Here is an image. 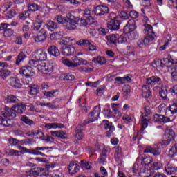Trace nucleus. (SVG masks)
<instances>
[{"instance_id": "obj_57", "label": "nucleus", "mask_w": 177, "mask_h": 177, "mask_svg": "<svg viewBox=\"0 0 177 177\" xmlns=\"http://www.w3.org/2000/svg\"><path fill=\"white\" fill-rule=\"evenodd\" d=\"M33 142V140L31 138H26L24 140H21V145L24 146H27V145H31Z\"/></svg>"}, {"instance_id": "obj_58", "label": "nucleus", "mask_w": 177, "mask_h": 177, "mask_svg": "<svg viewBox=\"0 0 177 177\" xmlns=\"http://www.w3.org/2000/svg\"><path fill=\"white\" fill-rule=\"evenodd\" d=\"M56 91L44 92V95L46 96V97H53Z\"/></svg>"}, {"instance_id": "obj_37", "label": "nucleus", "mask_w": 177, "mask_h": 177, "mask_svg": "<svg viewBox=\"0 0 177 177\" xmlns=\"http://www.w3.org/2000/svg\"><path fill=\"white\" fill-rule=\"evenodd\" d=\"M21 121H22V122H24V124H26L27 125H35V122L28 118V117H27L26 115H22L21 117Z\"/></svg>"}, {"instance_id": "obj_49", "label": "nucleus", "mask_w": 177, "mask_h": 177, "mask_svg": "<svg viewBox=\"0 0 177 177\" xmlns=\"http://www.w3.org/2000/svg\"><path fill=\"white\" fill-rule=\"evenodd\" d=\"M28 9L32 12H37V10H39V6L35 3H30L28 6Z\"/></svg>"}, {"instance_id": "obj_27", "label": "nucleus", "mask_w": 177, "mask_h": 177, "mask_svg": "<svg viewBox=\"0 0 177 177\" xmlns=\"http://www.w3.org/2000/svg\"><path fill=\"white\" fill-rule=\"evenodd\" d=\"M107 153H109V151L106 149L104 148L102 150L100 156L98 158L99 164H102V165H104V162H106V159L107 158Z\"/></svg>"}, {"instance_id": "obj_18", "label": "nucleus", "mask_w": 177, "mask_h": 177, "mask_svg": "<svg viewBox=\"0 0 177 177\" xmlns=\"http://www.w3.org/2000/svg\"><path fill=\"white\" fill-rule=\"evenodd\" d=\"M153 120L155 122H158L159 124L163 123L166 124V122H171V118L167 116H164L160 114H156L153 116Z\"/></svg>"}, {"instance_id": "obj_33", "label": "nucleus", "mask_w": 177, "mask_h": 177, "mask_svg": "<svg viewBox=\"0 0 177 177\" xmlns=\"http://www.w3.org/2000/svg\"><path fill=\"white\" fill-rule=\"evenodd\" d=\"M50 133L53 136L56 138H61V139H66V132L63 131L62 130L56 131H50Z\"/></svg>"}, {"instance_id": "obj_7", "label": "nucleus", "mask_w": 177, "mask_h": 177, "mask_svg": "<svg viewBox=\"0 0 177 177\" xmlns=\"http://www.w3.org/2000/svg\"><path fill=\"white\" fill-rule=\"evenodd\" d=\"M172 140H175V131L172 129H167L165 131V139L160 142V145L168 146L171 145Z\"/></svg>"}, {"instance_id": "obj_35", "label": "nucleus", "mask_w": 177, "mask_h": 177, "mask_svg": "<svg viewBox=\"0 0 177 177\" xmlns=\"http://www.w3.org/2000/svg\"><path fill=\"white\" fill-rule=\"evenodd\" d=\"M93 63L95 64H100L101 66H103V64H106V58L104 57H96L93 59Z\"/></svg>"}, {"instance_id": "obj_48", "label": "nucleus", "mask_w": 177, "mask_h": 177, "mask_svg": "<svg viewBox=\"0 0 177 177\" xmlns=\"http://www.w3.org/2000/svg\"><path fill=\"white\" fill-rule=\"evenodd\" d=\"M169 110L171 114H177V102L169 106Z\"/></svg>"}, {"instance_id": "obj_34", "label": "nucleus", "mask_w": 177, "mask_h": 177, "mask_svg": "<svg viewBox=\"0 0 177 177\" xmlns=\"http://www.w3.org/2000/svg\"><path fill=\"white\" fill-rule=\"evenodd\" d=\"M6 153L8 154V156H12L13 157H17L18 156H20V154H21V151L15 150V149H6Z\"/></svg>"}, {"instance_id": "obj_43", "label": "nucleus", "mask_w": 177, "mask_h": 177, "mask_svg": "<svg viewBox=\"0 0 177 177\" xmlns=\"http://www.w3.org/2000/svg\"><path fill=\"white\" fill-rule=\"evenodd\" d=\"M78 23H66L64 26L65 27V28H66V30H75V28H77V27H78Z\"/></svg>"}, {"instance_id": "obj_38", "label": "nucleus", "mask_w": 177, "mask_h": 177, "mask_svg": "<svg viewBox=\"0 0 177 177\" xmlns=\"http://www.w3.org/2000/svg\"><path fill=\"white\" fill-rule=\"evenodd\" d=\"M115 81L118 82H120V84H125V82H131V77L126 76V77H117L115 78Z\"/></svg>"}, {"instance_id": "obj_13", "label": "nucleus", "mask_w": 177, "mask_h": 177, "mask_svg": "<svg viewBox=\"0 0 177 177\" xmlns=\"http://www.w3.org/2000/svg\"><path fill=\"white\" fill-rule=\"evenodd\" d=\"M8 84L12 88H15V89H20V88H21V86H23V83L17 77H10L8 80Z\"/></svg>"}, {"instance_id": "obj_23", "label": "nucleus", "mask_w": 177, "mask_h": 177, "mask_svg": "<svg viewBox=\"0 0 177 177\" xmlns=\"http://www.w3.org/2000/svg\"><path fill=\"white\" fill-rule=\"evenodd\" d=\"M79 167L80 166L77 165L75 162H71L68 167L70 175H74V174H77V172L80 171Z\"/></svg>"}, {"instance_id": "obj_39", "label": "nucleus", "mask_w": 177, "mask_h": 177, "mask_svg": "<svg viewBox=\"0 0 177 177\" xmlns=\"http://www.w3.org/2000/svg\"><path fill=\"white\" fill-rule=\"evenodd\" d=\"M107 27L112 31H117V30H120V23H109L107 24Z\"/></svg>"}, {"instance_id": "obj_20", "label": "nucleus", "mask_w": 177, "mask_h": 177, "mask_svg": "<svg viewBox=\"0 0 177 177\" xmlns=\"http://www.w3.org/2000/svg\"><path fill=\"white\" fill-rule=\"evenodd\" d=\"M162 80L158 76H151V77L147 78V84L154 86L157 84H162Z\"/></svg>"}, {"instance_id": "obj_40", "label": "nucleus", "mask_w": 177, "mask_h": 177, "mask_svg": "<svg viewBox=\"0 0 177 177\" xmlns=\"http://www.w3.org/2000/svg\"><path fill=\"white\" fill-rule=\"evenodd\" d=\"M151 114V109L149 108V106H145L144 107V113H142L141 114V118H149V115Z\"/></svg>"}, {"instance_id": "obj_36", "label": "nucleus", "mask_w": 177, "mask_h": 177, "mask_svg": "<svg viewBox=\"0 0 177 177\" xmlns=\"http://www.w3.org/2000/svg\"><path fill=\"white\" fill-rule=\"evenodd\" d=\"M106 39L109 44H112L113 45H115L118 42V39L115 37V35H108L106 37Z\"/></svg>"}, {"instance_id": "obj_3", "label": "nucleus", "mask_w": 177, "mask_h": 177, "mask_svg": "<svg viewBox=\"0 0 177 177\" xmlns=\"http://www.w3.org/2000/svg\"><path fill=\"white\" fill-rule=\"evenodd\" d=\"M54 20L57 23H86L85 19L75 18L71 13H68L66 17L57 15Z\"/></svg>"}, {"instance_id": "obj_64", "label": "nucleus", "mask_w": 177, "mask_h": 177, "mask_svg": "<svg viewBox=\"0 0 177 177\" xmlns=\"http://www.w3.org/2000/svg\"><path fill=\"white\" fill-rule=\"evenodd\" d=\"M169 92L177 95V85H174L173 87L170 88Z\"/></svg>"}, {"instance_id": "obj_54", "label": "nucleus", "mask_w": 177, "mask_h": 177, "mask_svg": "<svg viewBox=\"0 0 177 177\" xmlns=\"http://www.w3.org/2000/svg\"><path fill=\"white\" fill-rule=\"evenodd\" d=\"M142 165H145V167L147 165H150L151 164V158L146 157L143 158L141 162Z\"/></svg>"}, {"instance_id": "obj_25", "label": "nucleus", "mask_w": 177, "mask_h": 177, "mask_svg": "<svg viewBox=\"0 0 177 177\" xmlns=\"http://www.w3.org/2000/svg\"><path fill=\"white\" fill-rule=\"evenodd\" d=\"M48 54L51 56H54L55 57H57V56H60V50H59V48L56 47V46H51L48 49Z\"/></svg>"}, {"instance_id": "obj_14", "label": "nucleus", "mask_w": 177, "mask_h": 177, "mask_svg": "<svg viewBox=\"0 0 177 177\" xmlns=\"http://www.w3.org/2000/svg\"><path fill=\"white\" fill-rule=\"evenodd\" d=\"M86 125V124H84V123H80L76 127L75 136L78 140H82V139H84V127Z\"/></svg>"}, {"instance_id": "obj_42", "label": "nucleus", "mask_w": 177, "mask_h": 177, "mask_svg": "<svg viewBox=\"0 0 177 177\" xmlns=\"http://www.w3.org/2000/svg\"><path fill=\"white\" fill-rule=\"evenodd\" d=\"M159 96L163 99V100H168V90L167 88H161L159 91Z\"/></svg>"}, {"instance_id": "obj_31", "label": "nucleus", "mask_w": 177, "mask_h": 177, "mask_svg": "<svg viewBox=\"0 0 177 177\" xmlns=\"http://www.w3.org/2000/svg\"><path fill=\"white\" fill-rule=\"evenodd\" d=\"M29 89L30 90V95H31L32 96L38 95V93H39V87L37 84L29 85Z\"/></svg>"}, {"instance_id": "obj_60", "label": "nucleus", "mask_w": 177, "mask_h": 177, "mask_svg": "<svg viewBox=\"0 0 177 177\" xmlns=\"http://www.w3.org/2000/svg\"><path fill=\"white\" fill-rule=\"evenodd\" d=\"M149 172V169H142L140 171L139 175L142 177H150V176H148L147 174Z\"/></svg>"}, {"instance_id": "obj_47", "label": "nucleus", "mask_w": 177, "mask_h": 177, "mask_svg": "<svg viewBox=\"0 0 177 177\" xmlns=\"http://www.w3.org/2000/svg\"><path fill=\"white\" fill-rule=\"evenodd\" d=\"M162 63L163 66H166V67H171L172 64H174V62L169 58H163L162 59Z\"/></svg>"}, {"instance_id": "obj_15", "label": "nucleus", "mask_w": 177, "mask_h": 177, "mask_svg": "<svg viewBox=\"0 0 177 177\" xmlns=\"http://www.w3.org/2000/svg\"><path fill=\"white\" fill-rule=\"evenodd\" d=\"M102 124H104V129H109V131H106V136L107 138H110L111 136V133L114 132V125H113L112 122H109V120H103Z\"/></svg>"}, {"instance_id": "obj_28", "label": "nucleus", "mask_w": 177, "mask_h": 177, "mask_svg": "<svg viewBox=\"0 0 177 177\" xmlns=\"http://www.w3.org/2000/svg\"><path fill=\"white\" fill-rule=\"evenodd\" d=\"M6 100L8 103H12V104H17L20 102V100L16 95L12 94L8 95Z\"/></svg>"}, {"instance_id": "obj_22", "label": "nucleus", "mask_w": 177, "mask_h": 177, "mask_svg": "<svg viewBox=\"0 0 177 177\" xmlns=\"http://www.w3.org/2000/svg\"><path fill=\"white\" fill-rule=\"evenodd\" d=\"M51 68H52L45 62H41V63L37 65V70L44 74H48V73L51 71Z\"/></svg>"}, {"instance_id": "obj_52", "label": "nucleus", "mask_w": 177, "mask_h": 177, "mask_svg": "<svg viewBox=\"0 0 177 177\" xmlns=\"http://www.w3.org/2000/svg\"><path fill=\"white\" fill-rule=\"evenodd\" d=\"M177 153V144H175L169 151V156L171 157H175V155Z\"/></svg>"}, {"instance_id": "obj_8", "label": "nucleus", "mask_w": 177, "mask_h": 177, "mask_svg": "<svg viewBox=\"0 0 177 177\" xmlns=\"http://www.w3.org/2000/svg\"><path fill=\"white\" fill-rule=\"evenodd\" d=\"M4 109L5 113H2L1 115H0V125H3V127H10V123H9L8 119H6V116L11 111L12 108L5 106Z\"/></svg>"}, {"instance_id": "obj_56", "label": "nucleus", "mask_w": 177, "mask_h": 177, "mask_svg": "<svg viewBox=\"0 0 177 177\" xmlns=\"http://www.w3.org/2000/svg\"><path fill=\"white\" fill-rule=\"evenodd\" d=\"M153 168L155 171H158V169H162V163L161 162H155L153 164Z\"/></svg>"}, {"instance_id": "obj_6", "label": "nucleus", "mask_w": 177, "mask_h": 177, "mask_svg": "<svg viewBox=\"0 0 177 177\" xmlns=\"http://www.w3.org/2000/svg\"><path fill=\"white\" fill-rule=\"evenodd\" d=\"M97 113V117H99V115H100V106H96L95 109L88 114V120H84V122H83L84 125H87V124H91V122L96 121V120H97V117L95 116V114H96Z\"/></svg>"}, {"instance_id": "obj_19", "label": "nucleus", "mask_w": 177, "mask_h": 177, "mask_svg": "<svg viewBox=\"0 0 177 177\" xmlns=\"http://www.w3.org/2000/svg\"><path fill=\"white\" fill-rule=\"evenodd\" d=\"M75 52V48L73 46H63L62 48V53L64 56H71Z\"/></svg>"}, {"instance_id": "obj_44", "label": "nucleus", "mask_w": 177, "mask_h": 177, "mask_svg": "<svg viewBox=\"0 0 177 177\" xmlns=\"http://www.w3.org/2000/svg\"><path fill=\"white\" fill-rule=\"evenodd\" d=\"M149 120H150L149 118H142V121H141L142 131H145V129L147 128V126L149 125V123L147 122V121H149Z\"/></svg>"}, {"instance_id": "obj_10", "label": "nucleus", "mask_w": 177, "mask_h": 177, "mask_svg": "<svg viewBox=\"0 0 177 177\" xmlns=\"http://www.w3.org/2000/svg\"><path fill=\"white\" fill-rule=\"evenodd\" d=\"M19 74L24 75L26 78H31L34 75V71L30 66H23L19 71Z\"/></svg>"}, {"instance_id": "obj_5", "label": "nucleus", "mask_w": 177, "mask_h": 177, "mask_svg": "<svg viewBox=\"0 0 177 177\" xmlns=\"http://www.w3.org/2000/svg\"><path fill=\"white\" fill-rule=\"evenodd\" d=\"M24 176L21 177H35V176H47L48 175V167L42 168V167H37L32 169Z\"/></svg>"}, {"instance_id": "obj_61", "label": "nucleus", "mask_w": 177, "mask_h": 177, "mask_svg": "<svg viewBox=\"0 0 177 177\" xmlns=\"http://www.w3.org/2000/svg\"><path fill=\"white\" fill-rule=\"evenodd\" d=\"M30 14H28V11H24L19 15V19L21 20H26L27 17H28Z\"/></svg>"}, {"instance_id": "obj_30", "label": "nucleus", "mask_w": 177, "mask_h": 177, "mask_svg": "<svg viewBox=\"0 0 177 177\" xmlns=\"http://www.w3.org/2000/svg\"><path fill=\"white\" fill-rule=\"evenodd\" d=\"M142 96L145 99H149L151 96V91H150V87L147 85H144L142 86Z\"/></svg>"}, {"instance_id": "obj_17", "label": "nucleus", "mask_w": 177, "mask_h": 177, "mask_svg": "<svg viewBox=\"0 0 177 177\" xmlns=\"http://www.w3.org/2000/svg\"><path fill=\"white\" fill-rule=\"evenodd\" d=\"M12 74V72L8 69L6 63H2L1 69H0V77L3 80H6L7 77H9Z\"/></svg>"}, {"instance_id": "obj_51", "label": "nucleus", "mask_w": 177, "mask_h": 177, "mask_svg": "<svg viewBox=\"0 0 177 177\" xmlns=\"http://www.w3.org/2000/svg\"><path fill=\"white\" fill-rule=\"evenodd\" d=\"M50 38L51 41H56L62 38V34L60 32H53L50 35Z\"/></svg>"}, {"instance_id": "obj_45", "label": "nucleus", "mask_w": 177, "mask_h": 177, "mask_svg": "<svg viewBox=\"0 0 177 177\" xmlns=\"http://www.w3.org/2000/svg\"><path fill=\"white\" fill-rule=\"evenodd\" d=\"M126 35H122L120 36V37L118 39V44H124L126 45H128L129 44V41H128V39H127Z\"/></svg>"}, {"instance_id": "obj_62", "label": "nucleus", "mask_w": 177, "mask_h": 177, "mask_svg": "<svg viewBox=\"0 0 177 177\" xmlns=\"http://www.w3.org/2000/svg\"><path fill=\"white\" fill-rule=\"evenodd\" d=\"M118 17L123 19L124 20H127V19H128V13H127L125 11H122L120 12Z\"/></svg>"}, {"instance_id": "obj_26", "label": "nucleus", "mask_w": 177, "mask_h": 177, "mask_svg": "<svg viewBox=\"0 0 177 177\" xmlns=\"http://www.w3.org/2000/svg\"><path fill=\"white\" fill-rule=\"evenodd\" d=\"M26 105L24 104H15L12 106V110L17 114H23L26 111Z\"/></svg>"}, {"instance_id": "obj_53", "label": "nucleus", "mask_w": 177, "mask_h": 177, "mask_svg": "<svg viewBox=\"0 0 177 177\" xmlns=\"http://www.w3.org/2000/svg\"><path fill=\"white\" fill-rule=\"evenodd\" d=\"M46 26L50 31H53L54 30H56L57 28V24L55 23H48L46 24Z\"/></svg>"}, {"instance_id": "obj_32", "label": "nucleus", "mask_w": 177, "mask_h": 177, "mask_svg": "<svg viewBox=\"0 0 177 177\" xmlns=\"http://www.w3.org/2000/svg\"><path fill=\"white\" fill-rule=\"evenodd\" d=\"M73 41L74 39H71V37H64V39L59 41L61 45H64V46H73Z\"/></svg>"}, {"instance_id": "obj_50", "label": "nucleus", "mask_w": 177, "mask_h": 177, "mask_svg": "<svg viewBox=\"0 0 177 177\" xmlns=\"http://www.w3.org/2000/svg\"><path fill=\"white\" fill-rule=\"evenodd\" d=\"M111 107L113 109V113L118 117H121L122 113L120 111H118V108L117 107V104L113 103L111 105Z\"/></svg>"}, {"instance_id": "obj_46", "label": "nucleus", "mask_w": 177, "mask_h": 177, "mask_svg": "<svg viewBox=\"0 0 177 177\" xmlns=\"http://www.w3.org/2000/svg\"><path fill=\"white\" fill-rule=\"evenodd\" d=\"M26 59V54L24 53L21 52L18 56L16 57V64H20V62H23Z\"/></svg>"}, {"instance_id": "obj_4", "label": "nucleus", "mask_w": 177, "mask_h": 177, "mask_svg": "<svg viewBox=\"0 0 177 177\" xmlns=\"http://www.w3.org/2000/svg\"><path fill=\"white\" fill-rule=\"evenodd\" d=\"M136 28V26L135 24H129L127 23V25L124 28V33L127 37L131 39V41L133 39H137L138 38L139 35L138 32L135 31Z\"/></svg>"}, {"instance_id": "obj_24", "label": "nucleus", "mask_w": 177, "mask_h": 177, "mask_svg": "<svg viewBox=\"0 0 177 177\" xmlns=\"http://www.w3.org/2000/svg\"><path fill=\"white\" fill-rule=\"evenodd\" d=\"M36 151V156H41V157H45V154L42 151L45 150H52L53 147H37L35 148Z\"/></svg>"}, {"instance_id": "obj_55", "label": "nucleus", "mask_w": 177, "mask_h": 177, "mask_svg": "<svg viewBox=\"0 0 177 177\" xmlns=\"http://www.w3.org/2000/svg\"><path fill=\"white\" fill-rule=\"evenodd\" d=\"M80 165L82 168H85V169H91L92 167L89 165V162H86L85 160H81Z\"/></svg>"}, {"instance_id": "obj_16", "label": "nucleus", "mask_w": 177, "mask_h": 177, "mask_svg": "<svg viewBox=\"0 0 177 177\" xmlns=\"http://www.w3.org/2000/svg\"><path fill=\"white\" fill-rule=\"evenodd\" d=\"M9 26H10L9 24H1V26H0L1 31H2V30H5L3 35L6 38H9L13 35V31L12 30V28H8Z\"/></svg>"}, {"instance_id": "obj_63", "label": "nucleus", "mask_w": 177, "mask_h": 177, "mask_svg": "<svg viewBox=\"0 0 177 177\" xmlns=\"http://www.w3.org/2000/svg\"><path fill=\"white\" fill-rule=\"evenodd\" d=\"M123 92L125 95H129V93H131V86H129V85H125L123 87Z\"/></svg>"}, {"instance_id": "obj_1", "label": "nucleus", "mask_w": 177, "mask_h": 177, "mask_svg": "<svg viewBox=\"0 0 177 177\" xmlns=\"http://www.w3.org/2000/svg\"><path fill=\"white\" fill-rule=\"evenodd\" d=\"M144 26L145 28L144 29L145 32L147 35L151 34L147 37H145L144 39H140L137 41V46L138 48H140L141 49H143L144 48H146L147 45H149V42H151V41H154V31L153 30V26L149 24H145Z\"/></svg>"}, {"instance_id": "obj_21", "label": "nucleus", "mask_w": 177, "mask_h": 177, "mask_svg": "<svg viewBox=\"0 0 177 177\" xmlns=\"http://www.w3.org/2000/svg\"><path fill=\"white\" fill-rule=\"evenodd\" d=\"M144 153H151L153 156H160L161 154V147H147L145 150Z\"/></svg>"}, {"instance_id": "obj_29", "label": "nucleus", "mask_w": 177, "mask_h": 177, "mask_svg": "<svg viewBox=\"0 0 177 177\" xmlns=\"http://www.w3.org/2000/svg\"><path fill=\"white\" fill-rule=\"evenodd\" d=\"M165 169L167 175H175L176 167L168 163L165 167Z\"/></svg>"}, {"instance_id": "obj_59", "label": "nucleus", "mask_w": 177, "mask_h": 177, "mask_svg": "<svg viewBox=\"0 0 177 177\" xmlns=\"http://www.w3.org/2000/svg\"><path fill=\"white\" fill-rule=\"evenodd\" d=\"M29 64L32 67H38V65L39 64V61L37 59H30L29 61Z\"/></svg>"}, {"instance_id": "obj_41", "label": "nucleus", "mask_w": 177, "mask_h": 177, "mask_svg": "<svg viewBox=\"0 0 177 177\" xmlns=\"http://www.w3.org/2000/svg\"><path fill=\"white\" fill-rule=\"evenodd\" d=\"M8 143L11 147L19 146L21 145V141L15 138L10 137V138H8Z\"/></svg>"}, {"instance_id": "obj_12", "label": "nucleus", "mask_w": 177, "mask_h": 177, "mask_svg": "<svg viewBox=\"0 0 177 177\" xmlns=\"http://www.w3.org/2000/svg\"><path fill=\"white\" fill-rule=\"evenodd\" d=\"M109 7L106 6H97L93 10L94 13L97 16H103L106 15V13H109Z\"/></svg>"}, {"instance_id": "obj_11", "label": "nucleus", "mask_w": 177, "mask_h": 177, "mask_svg": "<svg viewBox=\"0 0 177 177\" xmlns=\"http://www.w3.org/2000/svg\"><path fill=\"white\" fill-rule=\"evenodd\" d=\"M48 38V32L44 29H41L37 35L33 36L35 42H44Z\"/></svg>"}, {"instance_id": "obj_9", "label": "nucleus", "mask_w": 177, "mask_h": 177, "mask_svg": "<svg viewBox=\"0 0 177 177\" xmlns=\"http://www.w3.org/2000/svg\"><path fill=\"white\" fill-rule=\"evenodd\" d=\"M47 55L44 50H37L32 53V57L39 62H45L47 59Z\"/></svg>"}, {"instance_id": "obj_2", "label": "nucleus", "mask_w": 177, "mask_h": 177, "mask_svg": "<svg viewBox=\"0 0 177 177\" xmlns=\"http://www.w3.org/2000/svg\"><path fill=\"white\" fill-rule=\"evenodd\" d=\"M62 62L64 66H67V67H71L73 68L88 64V61L77 56L72 58L73 62L70 61V59L65 57L62 58Z\"/></svg>"}]
</instances>
